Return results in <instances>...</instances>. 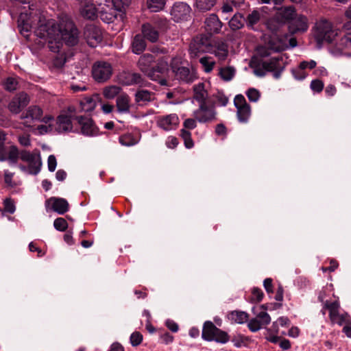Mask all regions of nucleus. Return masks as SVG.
<instances>
[{
	"mask_svg": "<svg viewBox=\"0 0 351 351\" xmlns=\"http://www.w3.org/2000/svg\"><path fill=\"white\" fill-rule=\"evenodd\" d=\"M117 112L121 114H128L130 111V98L127 94H122L117 97L116 100Z\"/></svg>",
	"mask_w": 351,
	"mask_h": 351,
	"instance_id": "nucleus-31",
	"label": "nucleus"
},
{
	"mask_svg": "<svg viewBox=\"0 0 351 351\" xmlns=\"http://www.w3.org/2000/svg\"><path fill=\"white\" fill-rule=\"evenodd\" d=\"M289 322V319L287 317H280L278 319V320L276 322L273 323L272 328L276 332H278V324L280 325L281 326H285L287 325Z\"/></svg>",
	"mask_w": 351,
	"mask_h": 351,
	"instance_id": "nucleus-56",
	"label": "nucleus"
},
{
	"mask_svg": "<svg viewBox=\"0 0 351 351\" xmlns=\"http://www.w3.org/2000/svg\"><path fill=\"white\" fill-rule=\"evenodd\" d=\"M330 53L335 56L351 57V32L341 37L339 42L331 47Z\"/></svg>",
	"mask_w": 351,
	"mask_h": 351,
	"instance_id": "nucleus-16",
	"label": "nucleus"
},
{
	"mask_svg": "<svg viewBox=\"0 0 351 351\" xmlns=\"http://www.w3.org/2000/svg\"><path fill=\"white\" fill-rule=\"evenodd\" d=\"M84 38L91 47H97L102 40L101 29L95 25H87L84 28Z\"/></svg>",
	"mask_w": 351,
	"mask_h": 351,
	"instance_id": "nucleus-19",
	"label": "nucleus"
},
{
	"mask_svg": "<svg viewBox=\"0 0 351 351\" xmlns=\"http://www.w3.org/2000/svg\"><path fill=\"white\" fill-rule=\"evenodd\" d=\"M340 31L332 23L326 20L321 19L315 23L314 38L317 47L321 48L324 43H332L337 41Z\"/></svg>",
	"mask_w": 351,
	"mask_h": 351,
	"instance_id": "nucleus-5",
	"label": "nucleus"
},
{
	"mask_svg": "<svg viewBox=\"0 0 351 351\" xmlns=\"http://www.w3.org/2000/svg\"><path fill=\"white\" fill-rule=\"evenodd\" d=\"M210 36L199 34L195 36L190 44L189 53L191 58H197L200 53H209L212 50Z\"/></svg>",
	"mask_w": 351,
	"mask_h": 351,
	"instance_id": "nucleus-10",
	"label": "nucleus"
},
{
	"mask_svg": "<svg viewBox=\"0 0 351 351\" xmlns=\"http://www.w3.org/2000/svg\"><path fill=\"white\" fill-rule=\"evenodd\" d=\"M229 339L230 338L227 332L217 328L213 335V341H215L216 342L221 343H226L229 341Z\"/></svg>",
	"mask_w": 351,
	"mask_h": 351,
	"instance_id": "nucleus-45",
	"label": "nucleus"
},
{
	"mask_svg": "<svg viewBox=\"0 0 351 351\" xmlns=\"http://www.w3.org/2000/svg\"><path fill=\"white\" fill-rule=\"evenodd\" d=\"M291 73H292L294 78L297 80H303L308 75V74L305 71V70L303 69H301V67L299 65L298 67L293 69L291 70Z\"/></svg>",
	"mask_w": 351,
	"mask_h": 351,
	"instance_id": "nucleus-49",
	"label": "nucleus"
},
{
	"mask_svg": "<svg viewBox=\"0 0 351 351\" xmlns=\"http://www.w3.org/2000/svg\"><path fill=\"white\" fill-rule=\"evenodd\" d=\"M19 159L25 163L19 165L23 172L32 175H36L40 172L42 165L40 154L24 150L20 152Z\"/></svg>",
	"mask_w": 351,
	"mask_h": 351,
	"instance_id": "nucleus-6",
	"label": "nucleus"
},
{
	"mask_svg": "<svg viewBox=\"0 0 351 351\" xmlns=\"http://www.w3.org/2000/svg\"><path fill=\"white\" fill-rule=\"evenodd\" d=\"M191 8L184 2H176L171 10L173 19L176 21H187L191 17Z\"/></svg>",
	"mask_w": 351,
	"mask_h": 351,
	"instance_id": "nucleus-18",
	"label": "nucleus"
},
{
	"mask_svg": "<svg viewBox=\"0 0 351 351\" xmlns=\"http://www.w3.org/2000/svg\"><path fill=\"white\" fill-rule=\"evenodd\" d=\"M45 204L59 215H63L69 210V203L64 198L52 197L46 201Z\"/></svg>",
	"mask_w": 351,
	"mask_h": 351,
	"instance_id": "nucleus-23",
	"label": "nucleus"
},
{
	"mask_svg": "<svg viewBox=\"0 0 351 351\" xmlns=\"http://www.w3.org/2000/svg\"><path fill=\"white\" fill-rule=\"evenodd\" d=\"M193 98L199 103V105L206 104L208 92L204 83H198L193 86Z\"/></svg>",
	"mask_w": 351,
	"mask_h": 351,
	"instance_id": "nucleus-30",
	"label": "nucleus"
},
{
	"mask_svg": "<svg viewBox=\"0 0 351 351\" xmlns=\"http://www.w3.org/2000/svg\"><path fill=\"white\" fill-rule=\"evenodd\" d=\"M81 110L84 112H90L96 106V99L93 97H86L80 101Z\"/></svg>",
	"mask_w": 351,
	"mask_h": 351,
	"instance_id": "nucleus-35",
	"label": "nucleus"
},
{
	"mask_svg": "<svg viewBox=\"0 0 351 351\" xmlns=\"http://www.w3.org/2000/svg\"><path fill=\"white\" fill-rule=\"evenodd\" d=\"M267 309V308L265 304L252 308V313L255 317L251 319L247 324L249 329L252 332H256L271 322V317L266 312Z\"/></svg>",
	"mask_w": 351,
	"mask_h": 351,
	"instance_id": "nucleus-8",
	"label": "nucleus"
},
{
	"mask_svg": "<svg viewBox=\"0 0 351 351\" xmlns=\"http://www.w3.org/2000/svg\"><path fill=\"white\" fill-rule=\"evenodd\" d=\"M16 1V5L17 7L19 6V4H23L24 5L23 9L24 10V11H21L20 12V14L21 12H27V13H30L32 12V16H35V19H36V16H39V15H38L36 12H32V10H33V8H32V7H33V5H29V1H23V0H14Z\"/></svg>",
	"mask_w": 351,
	"mask_h": 351,
	"instance_id": "nucleus-46",
	"label": "nucleus"
},
{
	"mask_svg": "<svg viewBox=\"0 0 351 351\" xmlns=\"http://www.w3.org/2000/svg\"><path fill=\"white\" fill-rule=\"evenodd\" d=\"M19 143L24 147H28L30 145L29 135L23 134L18 138Z\"/></svg>",
	"mask_w": 351,
	"mask_h": 351,
	"instance_id": "nucleus-63",
	"label": "nucleus"
},
{
	"mask_svg": "<svg viewBox=\"0 0 351 351\" xmlns=\"http://www.w3.org/2000/svg\"><path fill=\"white\" fill-rule=\"evenodd\" d=\"M216 0H196V7L202 11H207L211 9L215 4Z\"/></svg>",
	"mask_w": 351,
	"mask_h": 351,
	"instance_id": "nucleus-43",
	"label": "nucleus"
},
{
	"mask_svg": "<svg viewBox=\"0 0 351 351\" xmlns=\"http://www.w3.org/2000/svg\"><path fill=\"white\" fill-rule=\"evenodd\" d=\"M246 95L248 98V99L252 101V102H256L258 101L259 98H260V93L258 90H256V88H250L247 92H246Z\"/></svg>",
	"mask_w": 351,
	"mask_h": 351,
	"instance_id": "nucleus-52",
	"label": "nucleus"
},
{
	"mask_svg": "<svg viewBox=\"0 0 351 351\" xmlns=\"http://www.w3.org/2000/svg\"><path fill=\"white\" fill-rule=\"evenodd\" d=\"M180 135L184 141V145L187 149L193 147L194 143L191 138V133L189 130L182 129L180 131Z\"/></svg>",
	"mask_w": 351,
	"mask_h": 351,
	"instance_id": "nucleus-44",
	"label": "nucleus"
},
{
	"mask_svg": "<svg viewBox=\"0 0 351 351\" xmlns=\"http://www.w3.org/2000/svg\"><path fill=\"white\" fill-rule=\"evenodd\" d=\"M316 65H317V62L313 60H311L309 61H302L299 64V66L301 67V69H303L304 70L306 69H315L316 67Z\"/></svg>",
	"mask_w": 351,
	"mask_h": 351,
	"instance_id": "nucleus-59",
	"label": "nucleus"
},
{
	"mask_svg": "<svg viewBox=\"0 0 351 351\" xmlns=\"http://www.w3.org/2000/svg\"><path fill=\"white\" fill-rule=\"evenodd\" d=\"M308 28V19L305 16L296 15L289 25V31L294 34L306 32Z\"/></svg>",
	"mask_w": 351,
	"mask_h": 351,
	"instance_id": "nucleus-26",
	"label": "nucleus"
},
{
	"mask_svg": "<svg viewBox=\"0 0 351 351\" xmlns=\"http://www.w3.org/2000/svg\"><path fill=\"white\" fill-rule=\"evenodd\" d=\"M32 13L21 12L18 19V27L20 32L25 37L34 29L35 36L41 40L40 42L47 43L51 52L60 53L64 43L66 45L74 46L79 40V32L70 17L62 15L56 23L53 19H46L39 16H32Z\"/></svg>",
	"mask_w": 351,
	"mask_h": 351,
	"instance_id": "nucleus-1",
	"label": "nucleus"
},
{
	"mask_svg": "<svg viewBox=\"0 0 351 351\" xmlns=\"http://www.w3.org/2000/svg\"><path fill=\"white\" fill-rule=\"evenodd\" d=\"M230 319L236 323L243 324L248 319V315L244 311H232L230 314Z\"/></svg>",
	"mask_w": 351,
	"mask_h": 351,
	"instance_id": "nucleus-40",
	"label": "nucleus"
},
{
	"mask_svg": "<svg viewBox=\"0 0 351 351\" xmlns=\"http://www.w3.org/2000/svg\"><path fill=\"white\" fill-rule=\"evenodd\" d=\"M167 23L168 22L166 19L158 18L154 21V26L149 23L144 24L142 26L143 36L152 43L157 41L159 33L156 27L160 29H165L167 26Z\"/></svg>",
	"mask_w": 351,
	"mask_h": 351,
	"instance_id": "nucleus-14",
	"label": "nucleus"
},
{
	"mask_svg": "<svg viewBox=\"0 0 351 351\" xmlns=\"http://www.w3.org/2000/svg\"><path fill=\"white\" fill-rule=\"evenodd\" d=\"M147 4L148 8L152 12H156L161 10L164 8L165 1V0H147Z\"/></svg>",
	"mask_w": 351,
	"mask_h": 351,
	"instance_id": "nucleus-42",
	"label": "nucleus"
},
{
	"mask_svg": "<svg viewBox=\"0 0 351 351\" xmlns=\"http://www.w3.org/2000/svg\"><path fill=\"white\" fill-rule=\"evenodd\" d=\"M263 293L261 289L258 288H253L252 291V297L250 298L251 302H259L263 298Z\"/></svg>",
	"mask_w": 351,
	"mask_h": 351,
	"instance_id": "nucleus-50",
	"label": "nucleus"
},
{
	"mask_svg": "<svg viewBox=\"0 0 351 351\" xmlns=\"http://www.w3.org/2000/svg\"><path fill=\"white\" fill-rule=\"evenodd\" d=\"M47 166L49 171L53 172L55 171L57 166L56 158L53 155H50L47 160Z\"/></svg>",
	"mask_w": 351,
	"mask_h": 351,
	"instance_id": "nucleus-60",
	"label": "nucleus"
},
{
	"mask_svg": "<svg viewBox=\"0 0 351 351\" xmlns=\"http://www.w3.org/2000/svg\"><path fill=\"white\" fill-rule=\"evenodd\" d=\"M234 104L237 109L238 119L241 123H246L250 115L251 108L243 95H238L234 99Z\"/></svg>",
	"mask_w": 351,
	"mask_h": 351,
	"instance_id": "nucleus-17",
	"label": "nucleus"
},
{
	"mask_svg": "<svg viewBox=\"0 0 351 351\" xmlns=\"http://www.w3.org/2000/svg\"><path fill=\"white\" fill-rule=\"evenodd\" d=\"M53 226L58 231L64 232L68 228V223L64 218L58 217L55 219Z\"/></svg>",
	"mask_w": 351,
	"mask_h": 351,
	"instance_id": "nucleus-47",
	"label": "nucleus"
},
{
	"mask_svg": "<svg viewBox=\"0 0 351 351\" xmlns=\"http://www.w3.org/2000/svg\"><path fill=\"white\" fill-rule=\"evenodd\" d=\"M214 97L218 106H226L228 102V98L222 92L218 91L214 95Z\"/></svg>",
	"mask_w": 351,
	"mask_h": 351,
	"instance_id": "nucleus-51",
	"label": "nucleus"
},
{
	"mask_svg": "<svg viewBox=\"0 0 351 351\" xmlns=\"http://www.w3.org/2000/svg\"><path fill=\"white\" fill-rule=\"evenodd\" d=\"M295 9L293 6L282 8L278 10L274 18L267 21V27L272 32L277 30L279 27L289 21H292L296 16Z\"/></svg>",
	"mask_w": 351,
	"mask_h": 351,
	"instance_id": "nucleus-9",
	"label": "nucleus"
},
{
	"mask_svg": "<svg viewBox=\"0 0 351 351\" xmlns=\"http://www.w3.org/2000/svg\"><path fill=\"white\" fill-rule=\"evenodd\" d=\"M154 98V94L147 90H138L135 94V101L140 106L145 105Z\"/></svg>",
	"mask_w": 351,
	"mask_h": 351,
	"instance_id": "nucleus-32",
	"label": "nucleus"
},
{
	"mask_svg": "<svg viewBox=\"0 0 351 351\" xmlns=\"http://www.w3.org/2000/svg\"><path fill=\"white\" fill-rule=\"evenodd\" d=\"M138 141V136L131 133L123 134L119 137V143L124 146H132L137 144Z\"/></svg>",
	"mask_w": 351,
	"mask_h": 351,
	"instance_id": "nucleus-36",
	"label": "nucleus"
},
{
	"mask_svg": "<svg viewBox=\"0 0 351 351\" xmlns=\"http://www.w3.org/2000/svg\"><path fill=\"white\" fill-rule=\"evenodd\" d=\"M346 17L350 20V21L346 23L343 25V28L346 30H351V4L349 5L348 9L346 10L345 12Z\"/></svg>",
	"mask_w": 351,
	"mask_h": 351,
	"instance_id": "nucleus-62",
	"label": "nucleus"
},
{
	"mask_svg": "<svg viewBox=\"0 0 351 351\" xmlns=\"http://www.w3.org/2000/svg\"><path fill=\"white\" fill-rule=\"evenodd\" d=\"M82 3H84L80 11L84 18L94 20L99 14L104 22L110 23L114 22L118 15L121 16V12L129 5L130 0H105L104 3L99 4L98 8L90 3L89 0Z\"/></svg>",
	"mask_w": 351,
	"mask_h": 351,
	"instance_id": "nucleus-2",
	"label": "nucleus"
},
{
	"mask_svg": "<svg viewBox=\"0 0 351 351\" xmlns=\"http://www.w3.org/2000/svg\"><path fill=\"white\" fill-rule=\"evenodd\" d=\"M216 111L214 105L208 103L199 105V108L193 112L194 117L199 123L211 122L216 119Z\"/></svg>",
	"mask_w": 351,
	"mask_h": 351,
	"instance_id": "nucleus-15",
	"label": "nucleus"
},
{
	"mask_svg": "<svg viewBox=\"0 0 351 351\" xmlns=\"http://www.w3.org/2000/svg\"><path fill=\"white\" fill-rule=\"evenodd\" d=\"M221 27V22L215 14H210L205 20V29L210 34L219 33Z\"/></svg>",
	"mask_w": 351,
	"mask_h": 351,
	"instance_id": "nucleus-29",
	"label": "nucleus"
},
{
	"mask_svg": "<svg viewBox=\"0 0 351 351\" xmlns=\"http://www.w3.org/2000/svg\"><path fill=\"white\" fill-rule=\"evenodd\" d=\"M119 82L125 86L134 84L143 85V79L142 76L137 73L123 72L119 76Z\"/></svg>",
	"mask_w": 351,
	"mask_h": 351,
	"instance_id": "nucleus-27",
	"label": "nucleus"
},
{
	"mask_svg": "<svg viewBox=\"0 0 351 351\" xmlns=\"http://www.w3.org/2000/svg\"><path fill=\"white\" fill-rule=\"evenodd\" d=\"M132 51L134 53L140 54L145 49L146 47V44L143 38L139 34L136 35L132 41Z\"/></svg>",
	"mask_w": 351,
	"mask_h": 351,
	"instance_id": "nucleus-37",
	"label": "nucleus"
},
{
	"mask_svg": "<svg viewBox=\"0 0 351 351\" xmlns=\"http://www.w3.org/2000/svg\"><path fill=\"white\" fill-rule=\"evenodd\" d=\"M130 340L133 346H137L142 342L143 336L140 332H134L130 335Z\"/></svg>",
	"mask_w": 351,
	"mask_h": 351,
	"instance_id": "nucleus-54",
	"label": "nucleus"
},
{
	"mask_svg": "<svg viewBox=\"0 0 351 351\" xmlns=\"http://www.w3.org/2000/svg\"><path fill=\"white\" fill-rule=\"evenodd\" d=\"M199 63L202 66L203 70L205 73H210L215 65V61L212 57L204 56L199 59Z\"/></svg>",
	"mask_w": 351,
	"mask_h": 351,
	"instance_id": "nucleus-38",
	"label": "nucleus"
},
{
	"mask_svg": "<svg viewBox=\"0 0 351 351\" xmlns=\"http://www.w3.org/2000/svg\"><path fill=\"white\" fill-rule=\"evenodd\" d=\"M260 58L252 59L250 66L254 73L258 77H263L267 72H272L275 79H279L285 69V63L281 55H271V50L261 47L257 49Z\"/></svg>",
	"mask_w": 351,
	"mask_h": 351,
	"instance_id": "nucleus-3",
	"label": "nucleus"
},
{
	"mask_svg": "<svg viewBox=\"0 0 351 351\" xmlns=\"http://www.w3.org/2000/svg\"><path fill=\"white\" fill-rule=\"evenodd\" d=\"M112 66L106 61H97L92 66V77L98 83L107 82L112 75Z\"/></svg>",
	"mask_w": 351,
	"mask_h": 351,
	"instance_id": "nucleus-12",
	"label": "nucleus"
},
{
	"mask_svg": "<svg viewBox=\"0 0 351 351\" xmlns=\"http://www.w3.org/2000/svg\"><path fill=\"white\" fill-rule=\"evenodd\" d=\"M75 108L69 107L68 110L60 114L56 121V130L58 132H76L78 130L73 127V121H76Z\"/></svg>",
	"mask_w": 351,
	"mask_h": 351,
	"instance_id": "nucleus-11",
	"label": "nucleus"
},
{
	"mask_svg": "<svg viewBox=\"0 0 351 351\" xmlns=\"http://www.w3.org/2000/svg\"><path fill=\"white\" fill-rule=\"evenodd\" d=\"M16 210L13 201L10 199L4 200V210L8 213L12 214Z\"/></svg>",
	"mask_w": 351,
	"mask_h": 351,
	"instance_id": "nucleus-57",
	"label": "nucleus"
},
{
	"mask_svg": "<svg viewBox=\"0 0 351 351\" xmlns=\"http://www.w3.org/2000/svg\"><path fill=\"white\" fill-rule=\"evenodd\" d=\"M20 152L16 146H10L0 150V161H8L10 165L17 163Z\"/></svg>",
	"mask_w": 351,
	"mask_h": 351,
	"instance_id": "nucleus-24",
	"label": "nucleus"
},
{
	"mask_svg": "<svg viewBox=\"0 0 351 351\" xmlns=\"http://www.w3.org/2000/svg\"><path fill=\"white\" fill-rule=\"evenodd\" d=\"M327 311L329 313V318L332 324L342 326L351 323V320L347 313H340V304L338 300L328 302L326 304Z\"/></svg>",
	"mask_w": 351,
	"mask_h": 351,
	"instance_id": "nucleus-13",
	"label": "nucleus"
},
{
	"mask_svg": "<svg viewBox=\"0 0 351 351\" xmlns=\"http://www.w3.org/2000/svg\"><path fill=\"white\" fill-rule=\"evenodd\" d=\"M178 145V140L175 136H169L166 141V145L167 147L173 149Z\"/></svg>",
	"mask_w": 351,
	"mask_h": 351,
	"instance_id": "nucleus-61",
	"label": "nucleus"
},
{
	"mask_svg": "<svg viewBox=\"0 0 351 351\" xmlns=\"http://www.w3.org/2000/svg\"><path fill=\"white\" fill-rule=\"evenodd\" d=\"M156 57L151 53H145L141 56L138 62L139 69L150 80L157 81L161 85H166L167 80L165 77L169 71L168 60L162 58L158 60L156 66H152Z\"/></svg>",
	"mask_w": 351,
	"mask_h": 351,
	"instance_id": "nucleus-4",
	"label": "nucleus"
},
{
	"mask_svg": "<svg viewBox=\"0 0 351 351\" xmlns=\"http://www.w3.org/2000/svg\"><path fill=\"white\" fill-rule=\"evenodd\" d=\"M243 25V20L240 14H235L229 21L230 27L233 30L240 29Z\"/></svg>",
	"mask_w": 351,
	"mask_h": 351,
	"instance_id": "nucleus-41",
	"label": "nucleus"
},
{
	"mask_svg": "<svg viewBox=\"0 0 351 351\" xmlns=\"http://www.w3.org/2000/svg\"><path fill=\"white\" fill-rule=\"evenodd\" d=\"M219 75L223 80L228 82L234 77L235 69L232 66L222 67L219 69Z\"/></svg>",
	"mask_w": 351,
	"mask_h": 351,
	"instance_id": "nucleus-39",
	"label": "nucleus"
},
{
	"mask_svg": "<svg viewBox=\"0 0 351 351\" xmlns=\"http://www.w3.org/2000/svg\"><path fill=\"white\" fill-rule=\"evenodd\" d=\"M311 90L316 93H320L324 88V83L319 80H313L311 82Z\"/></svg>",
	"mask_w": 351,
	"mask_h": 351,
	"instance_id": "nucleus-55",
	"label": "nucleus"
},
{
	"mask_svg": "<svg viewBox=\"0 0 351 351\" xmlns=\"http://www.w3.org/2000/svg\"><path fill=\"white\" fill-rule=\"evenodd\" d=\"M43 112L41 108L38 106H29L25 112L21 114V119L26 127H31L34 121L40 120Z\"/></svg>",
	"mask_w": 351,
	"mask_h": 351,
	"instance_id": "nucleus-20",
	"label": "nucleus"
},
{
	"mask_svg": "<svg viewBox=\"0 0 351 351\" xmlns=\"http://www.w3.org/2000/svg\"><path fill=\"white\" fill-rule=\"evenodd\" d=\"M196 120L197 119L195 118V119H191V118L186 119L183 123V126H184L183 129L189 130H193L194 128H195L197 126Z\"/></svg>",
	"mask_w": 351,
	"mask_h": 351,
	"instance_id": "nucleus-58",
	"label": "nucleus"
},
{
	"mask_svg": "<svg viewBox=\"0 0 351 351\" xmlns=\"http://www.w3.org/2000/svg\"><path fill=\"white\" fill-rule=\"evenodd\" d=\"M217 328L212 322L207 321L204 323L202 330V337L207 341H213V335Z\"/></svg>",
	"mask_w": 351,
	"mask_h": 351,
	"instance_id": "nucleus-33",
	"label": "nucleus"
},
{
	"mask_svg": "<svg viewBox=\"0 0 351 351\" xmlns=\"http://www.w3.org/2000/svg\"><path fill=\"white\" fill-rule=\"evenodd\" d=\"M171 69L176 79L180 82L191 83L195 79V73L184 65L181 56H175L172 58Z\"/></svg>",
	"mask_w": 351,
	"mask_h": 351,
	"instance_id": "nucleus-7",
	"label": "nucleus"
},
{
	"mask_svg": "<svg viewBox=\"0 0 351 351\" xmlns=\"http://www.w3.org/2000/svg\"><path fill=\"white\" fill-rule=\"evenodd\" d=\"M158 124L167 131L175 130L179 124V118L175 113L162 116L158 118Z\"/></svg>",
	"mask_w": 351,
	"mask_h": 351,
	"instance_id": "nucleus-25",
	"label": "nucleus"
},
{
	"mask_svg": "<svg viewBox=\"0 0 351 351\" xmlns=\"http://www.w3.org/2000/svg\"><path fill=\"white\" fill-rule=\"evenodd\" d=\"M261 13L258 10L252 11L247 16V24L252 27L256 24L261 19Z\"/></svg>",
	"mask_w": 351,
	"mask_h": 351,
	"instance_id": "nucleus-48",
	"label": "nucleus"
},
{
	"mask_svg": "<svg viewBox=\"0 0 351 351\" xmlns=\"http://www.w3.org/2000/svg\"><path fill=\"white\" fill-rule=\"evenodd\" d=\"M76 121L80 127V131L82 134L89 136L97 135L98 128L94 124L91 118L76 116Z\"/></svg>",
	"mask_w": 351,
	"mask_h": 351,
	"instance_id": "nucleus-21",
	"label": "nucleus"
},
{
	"mask_svg": "<svg viewBox=\"0 0 351 351\" xmlns=\"http://www.w3.org/2000/svg\"><path fill=\"white\" fill-rule=\"evenodd\" d=\"M165 324L166 326L173 332H178L179 329L178 325L173 320L167 319Z\"/></svg>",
	"mask_w": 351,
	"mask_h": 351,
	"instance_id": "nucleus-64",
	"label": "nucleus"
},
{
	"mask_svg": "<svg viewBox=\"0 0 351 351\" xmlns=\"http://www.w3.org/2000/svg\"><path fill=\"white\" fill-rule=\"evenodd\" d=\"M18 86V82L14 77H8L5 83V88L9 91H12L16 89Z\"/></svg>",
	"mask_w": 351,
	"mask_h": 351,
	"instance_id": "nucleus-53",
	"label": "nucleus"
},
{
	"mask_svg": "<svg viewBox=\"0 0 351 351\" xmlns=\"http://www.w3.org/2000/svg\"><path fill=\"white\" fill-rule=\"evenodd\" d=\"M209 53L214 54L219 60H224L228 54V45L223 41H215L212 44V50Z\"/></svg>",
	"mask_w": 351,
	"mask_h": 351,
	"instance_id": "nucleus-28",
	"label": "nucleus"
},
{
	"mask_svg": "<svg viewBox=\"0 0 351 351\" xmlns=\"http://www.w3.org/2000/svg\"><path fill=\"white\" fill-rule=\"evenodd\" d=\"M29 102V99L27 94L25 93H20L16 95L9 103V110L15 114H18L21 108L26 106Z\"/></svg>",
	"mask_w": 351,
	"mask_h": 351,
	"instance_id": "nucleus-22",
	"label": "nucleus"
},
{
	"mask_svg": "<svg viewBox=\"0 0 351 351\" xmlns=\"http://www.w3.org/2000/svg\"><path fill=\"white\" fill-rule=\"evenodd\" d=\"M121 91V88L117 85H110L103 88V95L106 99H112Z\"/></svg>",
	"mask_w": 351,
	"mask_h": 351,
	"instance_id": "nucleus-34",
	"label": "nucleus"
}]
</instances>
